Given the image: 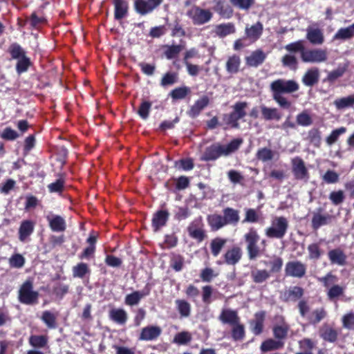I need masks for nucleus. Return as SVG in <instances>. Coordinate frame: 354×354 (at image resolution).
<instances>
[{
	"label": "nucleus",
	"mask_w": 354,
	"mask_h": 354,
	"mask_svg": "<svg viewBox=\"0 0 354 354\" xmlns=\"http://www.w3.org/2000/svg\"><path fill=\"white\" fill-rule=\"evenodd\" d=\"M242 142V139L237 138L232 140L227 145L214 144L205 149L201 160L206 161L214 160L221 156H229L236 151Z\"/></svg>",
	"instance_id": "obj_1"
},
{
	"label": "nucleus",
	"mask_w": 354,
	"mask_h": 354,
	"mask_svg": "<svg viewBox=\"0 0 354 354\" xmlns=\"http://www.w3.org/2000/svg\"><path fill=\"white\" fill-rule=\"evenodd\" d=\"M288 221L283 216H274L271 225L265 230L266 235L269 238L282 239L287 232Z\"/></svg>",
	"instance_id": "obj_2"
},
{
	"label": "nucleus",
	"mask_w": 354,
	"mask_h": 354,
	"mask_svg": "<svg viewBox=\"0 0 354 354\" xmlns=\"http://www.w3.org/2000/svg\"><path fill=\"white\" fill-rule=\"evenodd\" d=\"M39 293L33 290L32 283L26 281L19 290V301L26 305H34L38 302Z\"/></svg>",
	"instance_id": "obj_3"
},
{
	"label": "nucleus",
	"mask_w": 354,
	"mask_h": 354,
	"mask_svg": "<svg viewBox=\"0 0 354 354\" xmlns=\"http://www.w3.org/2000/svg\"><path fill=\"white\" fill-rule=\"evenodd\" d=\"M245 242L247 243V251L250 259H256L259 254V248L257 245V243L259 241V236L253 228L250 229L248 232L244 235Z\"/></svg>",
	"instance_id": "obj_4"
},
{
	"label": "nucleus",
	"mask_w": 354,
	"mask_h": 354,
	"mask_svg": "<svg viewBox=\"0 0 354 354\" xmlns=\"http://www.w3.org/2000/svg\"><path fill=\"white\" fill-rule=\"evenodd\" d=\"M194 25L200 26L209 21L212 17V13L209 10L202 9L194 6L190 8L187 13Z\"/></svg>",
	"instance_id": "obj_5"
},
{
	"label": "nucleus",
	"mask_w": 354,
	"mask_h": 354,
	"mask_svg": "<svg viewBox=\"0 0 354 354\" xmlns=\"http://www.w3.org/2000/svg\"><path fill=\"white\" fill-rule=\"evenodd\" d=\"M247 106L248 104L245 102L236 103L233 106V112L224 116V120L226 123L230 124L232 127L238 128L239 126L238 120L246 115L245 109Z\"/></svg>",
	"instance_id": "obj_6"
},
{
	"label": "nucleus",
	"mask_w": 354,
	"mask_h": 354,
	"mask_svg": "<svg viewBox=\"0 0 354 354\" xmlns=\"http://www.w3.org/2000/svg\"><path fill=\"white\" fill-rule=\"evenodd\" d=\"M272 93L282 94L283 93H290L299 89V84L294 80H285L279 79L272 82L270 84Z\"/></svg>",
	"instance_id": "obj_7"
},
{
	"label": "nucleus",
	"mask_w": 354,
	"mask_h": 354,
	"mask_svg": "<svg viewBox=\"0 0 354 354\" xmlns=\"http://www.w3.org/2000/svg\"><path fill=\"white\" fill-rule=\"evenodd\" d=\"M163 0H135V10L141 15H147L158 8Z\"/></svg>",
	"instance_id": "obj_8"
},
{
	"label": "nucleus",
	"mask_w": 354,
	"mask_h": 354,
	"mask_svg": "<svg viewBox=\"0 0 354 354\" xmlns=\"http://www.w3.org/2000/svg\"><path fill=\"white\" fill-rule=\"evenodd\" d=\"M306 272V266L299 261H289L286 264L285 273L286 275L295 277H303Z\"/></svg>",
	"instance_id": "obj_9"
},
{
	"label": "nucleus",
	"mask_w": 354,
	"mask_h": 354,
	"mask_svg": "<svg viewBox=\"0 0 354 354\" xmlns=\"http://www.w3.org/2000/svg\"><path fill=\"white\" fill-rule=\"evenodd\" d=\"M326 59V53L322 49L304 50L302 52L301 60L304 62H322Z\"/></svg>",
	"instance_id": "obj_10"
},
{
	"label": "nucleus",
	"mask_w": 354,
	"mask_h": 354,
	"mask_svg": "<svg viewBox=\"0 0 354 354\" xmlns=\"http://www.w3.org/2000/svg\"><path fill=\"white\" fill-rule=\"evenodd\" d=\"M306 38L314 45H320L324 42V35L322 31L314 26H308L306 29Z\"/></svg>",
	"instance_id": "obj_11"
},
{
	"label": "nucleus",
	"mask_w": 354,
	"mask_h": 354,
	"mask_svg": "<svg viewBox=\"0 0 354 354\" xmlns=\"http://www.w3.org/2000/svg\"><path fill=\"white\" fill-rule=\"evenodd\" d=\"M150 290L148 288H145L141 291H134L132 293L126 295L124 298V303L126 305L129 306L138 305L140 300L147 296Z\"/></svg>",
	"instance_id": "obj_12"
},
{
	"label": "nucleus",
	"mask_w": 354,
	"mask_h": 354,
	"mask_svg": "<svg viewBox=\"0 0 354 354\" xmlns=\"http://www.w3.org/2000/svg\"><path fill=\"white\" fill-rule=\"evenodd\" d=\"M219 319L223 324H228L232 326L240 322L237 312L229 308L222 310L219 315Z\"/></svg>",
	"instance_id": "obj_13"
},
{
	"label": "nucleus",
	"mask_w": 354,
	"mask_h": 354,
	"mask_svg": "<svg viewBox=\"0 0 354 354\" xmlns=\"http://www.w3.org/2000/svg\"><path fill=\"white\" fill-rule=\"evenodd\" d=\"M263 25L257 22L251 26H246L245 30V37L250 41H256L261 35L263 32Z\"/></svg>",
	"instance_id": "obj_14"
},
{
	"label": "nucleus",
	"mask_w": 354,
	"mask_h": 354,
	"mask_svg": "<svg viewBox=\"0 0 354 354\" xmlns=\"http://www.w3.org/2000/svg\"><path fill=\"white\" fill-rule=\"evenodd\" d=\"M50 229L54 232H63L66 229L65 220L58 215H48L46 216Z\"/></svg>",
	"instance_id": "obj_15"
},
{
	"label": "nucleus",
	"mask_w": 354,
	"mask_h": 354,
	"mask_svg": "<svg viewBox=\"0 0 354 354\" xmlns=\"http://www.w3.org/2000/svg\"><path fill=\"white\" fill-rule=\"evenodd\" d=\"M159 326H150L142 328L140 339L145 341H151L156 339L161 333Z\"/></svg>",
	"instance_id": "obj_16"
},
{
	"label": "nucleus",
	"mask_w": 354,
	"mask_h": 354,
	"mask_svg": "<svg viewBox=\"0 0 354 354\" xmlns=\"http://www.w3.org/2000/svg\"><path fill=\"white\" fill-rule=\"evenodd\" d=\"M292 171L295 177L298 179H304L307 176V169L304 161L299 158L292 160Z\"/></svg>",
	"instance_id": "obj_17"
},
{
	"label": "nucleus",
	"mask_w": 354,
	"mask_h": 354,
	"mask_svg": "<svg viewBox=\"0 0 354 354\" xmlns=\"http://www.w3.org/2000/svg\"><path fill=\"white\" fill-rule=\"evenodd\" d=\"M114 16L116 19L124 18L128 12V3L125 0H113Z\"/></svg>",
	"instance_id": "obj_18"
},
{
	"label": "nucleus",
	"mask_w": 354,
	"mask_h": 354,
	"mask_svg": "<svg viewBox=\"0 0 354 354\" xmlns=\"http://www.w3.org/2000/svg\"><path fill=\"white\" fill-rule=\"evenodd\" d=\"M169 217L168 212L160 210L157 212L152 219V225L155 231H158L161 227L164 226Z\"/></svg>",
	"instance_id": "obj_19"
},
{
	"label": "nucleus",
	"mask_w": 354,
	"mask_h": 354,
	"mask_svg": "<svg viewBox=\"0 0 354 354\" xmlns=\"http://www.w3.org/2000/svg\"><path fill=\"white\" fill-rule=\"evenodd\" d=\"M109 317L114 322L124 325L127 321V313L122 308H113L109 311Z\"/></svg>",
	"instance_id": "obj_20"
},
{
	"label": "nucleus",
	"mask_w": 354,
	"mask_h": 354,
	"mask_svg": "<svg viewBox=\"0 0 354 354\" xmlns=\"http://www.w3.org/2000/svg\"><path fill=\"white\" fill-rule=\"evenodd\" d=\"M261 115L266 120L279 121L281 118V114L276 108H269L264 105L260 106Z\"/></svg>",
	"instance_id": "obj_21"
},
{
	"label": "nucleus",
	"mask_w": 354,
	"mask_h": 354,
	"mask_svg": "<svg viewBox=\"0 0 354 354\" xmlns=\"http://www.w3.org/2000/svg\"><path fill=\"white\" fill-rule=\"evenodd\" d=\"M266 57V53L261 50H257L246 58V63L250 66H257L262 64Z\"/></svg>",
	"instance_id": "obj_22"
},
{
	"label": "nucleus",
	"mask_w": 354,
	"mask_h": 354,
	"mask_svg": "<svg viewBox=\"0 0 354 354\" xmlns=\"http://www.w3.org/2000/svg\"><path fill=\"white\" fill-rule=\"evenodd\" d=\"M319 71L316 68L308 70L302 77V82L308 86H312L318 82Z\"/></svg>",
	"instance_id": "obj_23"
},
{
	"label": "nucleus",
	"mask_w": 354,
	"mask_h": 354,
	"mask_svg": "<svg viewBox=\"0 0 354 354\" xmlns=\"http://www.w3.org/2000/svg\"><path fill=\"white\" fill-rule=\"evenodd\" d=\"M208 97L203 96L201 98L198 99L191 107L188 113L189 116L192 118L196 117L201 113V111L208 105Z\"/></svg>",
	"instance_id": "obj_24"
},
{
	"label": "nucleus",
	"mask_w": 354,
	"mask_h": 354,
	"mask_svg": "<svg viewBox=\"0 0 354 354\" xmlns=\"http://www.w3.org/2000/svg\"><path fill=\"white\" fill-rule=\"evenodd\" d=\"M214 10L223 17L229 18L232 14V10L224 0H214Z\"/></svg>",
	"instance_id": "obj_25"
},
{
	"label": "nucleus",
	"mask_w": 354,
	"mask_h": 354,
	"mask_svg": "<svg viewBox=\"0 0 354 354\" xmlns=\"http://www.w3.org/2000/svg\"><path fill=\"white\" fill-rule=\"evenodd\" d=\"M241 250L239 248L235 247L226 252L224 255L226 263L234 265L239 262L241 257Z\"/></svg>",
	"instance_id": "obj_26"
},
{
	"label": "nucleus",
	"mask_w": 354,
	"mask_h": 354,
	"mask_svg": "<svg viewBox=\"0 0 354 354\" xmlns=\"http://www.w3.org/2000/svg\"><path fill=\"white\" fill-rule=\"evenodd\" d=\"M214 32L220 37H225L235 32V27L232 23L219 24L215 26Z\"/></svg>",
	"instance_id": "obj_27"
},
{
	"label": "nucleus",
	"mask_w": 354,
	"mask_h": 354,
	"mask_svg": "<svg viewBox=\"0 0 354 354\" xmlns=\"http://www.w3.org/2000/svg\"><path fill=\"white\" fill-rule=\"evenodd\" d=\"M34 223L30 221H24L21 223L19 230V240L24 241L33 232Z\"/></svg>",
	"instance_id": "obj_28"
},
{
	"label": "nucleus",
	"mask_w": 354,
	"mask_h": 354,
	"mask_svg": "<svg viewBox=\"0 0 354 354\" xmlns=\"http://www.w3.org/2000/svg\"><path fill=\"white\" fill-rule=\"evenodd\" d=\"M223 218L227 224H236L239 221V212L230 207L223 209Z\"/></svg>",
	"instance_id": "obj_29"
},
{
	"label": "nucleus",
	"mask_w": 354,
	"mask_h": 354,
	"mask_svg": "<svg viewBox=\"0 0 354 354\" xmlns=\"http://www.w3.org/2000/svg\"><path fill=\"white\" fill-rule=\"evenodd\" d=\"M265 317L263 312L256 313L255 319L250 323L252 331L255 335H259L263 330V324Z\"/></svg>",
	"instance_id": "obj_30"
},
{
	"label": "nucleus",
	"mask_w": 354,
	"mask_h": 354,
	"mask_svg": "<svg viewBox=\"0 0 354 354\" xmlns=\"http://www.w3.org/2000/svg\"><path fill=\"white\" fill-rule=\"evenodd\" d=\"M209 225L213 230H218L226 225L223 216L218 214H212L207 218Z\"/></svg>",
	"instance_id": "obj_31"
},
{
	"label": "nucleus",
	"mask_w": 354,
	"mask_h": 354,
	"mask_svg": "<svg viewBox=\"0 0 354 354\" xmlns=\"http://www.w3.org/2000/svg\"><path fill=\"white\" fill-rule=\"evenodd\" d=\"M57 313L45 310L42 313L41 319L49 328H55L57 326Z\"/></svg>",
	"instance_id": "obj_32"
},
{
	"label": "nucleus",
	"mask_w": 354,
	"mask_h": 354,
	"mask_svg": "<svg viewBox=\"0 0 354 354\" xmlns=\"http://www.w3.org/2000/svg\"><path fill=\"white\" fill-rule=\"evenodd\" d=\"M241 59L239 56L234 55L230 56L226 62V70L230 73H236L239 70Z\"/></svg>",
	"instance_id": "obj_33"
},
{
	"label": "nucleus",
	"mask_w": 354,
	"mask_h": 354,
	"mask_svg": "<svg viewBox=\"0 0 354 354\" xmlns=\"http://www.w3.org/2000/svg\"><path fill=\"white\" fill-rule=\"evenodd\" d=\"M334 104L337 109H344L354 106V95L347 97L337 98Z\"/></svg>",
	"instance_id": "obj_34"
},
{
	"label": "nucleus",
	"mask_w": 354,
	"mask_h": 354,
	"mask_svg": "<svg viewBox=\"0 0 354 354\" xmlns=\"http://www.w3.org/2000/svg\"><path fill=\"white\" fill-rule=\"evenodd\" d=\"M227 243V239L217 237L212 240L210 249L214 257H217Z\"/></svg>",
	"instance_id": "obj_35"
},
{
	"label": "nucleus",
	"mask_w": 354,
	"mask_h": 354,
	"mask_svg": "<svg viewBox=\"0 0 354 354\" xmlns=\"http://www.w3.org/2000/svg\"><path fill=\"white\" fill-rule=\"evenodd\" d=\"M283 346V343L280 340H274L269 339L263 342L261 345V350L263 352H267L272 350H277Z\"/></svg>",
	"instance_id": "obj_36"
},
{
	"label": "nucleus",
	"mask_w": 354,
	"mask_h": 354,
	"mask_svg": "<svg viewBox=\"0 0 354 354\" xmlns=\"http://www.w3.org/2000/svg\"><path fill=\"white\" fill-rule=\"evenodd\" d=\"M264 264L270 267L269 272H279L283 266V259L279 257L273 256L271 260L265 261Z\"/></svg>",
	"instance_id": "obj_37"
},
{
	"label": "nucleus",
	"mask_w": 354,
	"mask_h": 354,
	"mask_svg": "<svg viewBox=\"0 0 354 354\" xmlns=\"http://www.w3.org/2000/svg\"><path fill=\"white\" fill-rule=\"evenodd\" d=\"M175 304L177 310L182 317H187L189 316L191 312V306L187 301L183 299H177L175 301Z\"/></svg>",
	"instance_id": "obj_38"
},
{
	"label": "nucleus",
	"mask_w": 354,
	"mask_h": 354,
	"mask_svg": "<svg viewBox=\"0 0 354 354\" xmlns=\"http://www.w3.org/2000/svg\"><path fill=\"white\" fill-rule=\"evenodd\" d=\"M252 280L257 283H263L270 277V272L266 270H254L251 272Z\"/></svg>",
	"instance_id": "obj_39"
},
{
	"label": "nucleus",
	"mask_w": 354,
	"mask_h": 354,
	"mask_svg": "<svg viewBox=\"0 0 354 354\" xmlns=\"http://www.w3.org/2000/svg\"><path fill=\"white\" fill-rule=\"evenodd\" d=\"M188 232L191 237L199 241H203L205 236L203 230L194 223L188 227Z\"/></svg>",
	"instance_id": "obj_40"
},
{
	"label": "nucleus",
	"mask_w": 354,
	"mask_h": 354,
	"mask_svg": "<svg viewBox=\"0 0 354 354\" xmlns=\"http://www.w3.org/2000/svg\"><path fill=\"white\" fill-rule=\"evenodd\" d=\"M274 151L266 147H263L259 149L257 153V158L263 162H266L272 160L274 158Z\"/></svg>",
	"instance_id": "obj_41"
},
{
	"label": "nucleus",
	"mask_w": 354,
	"mask_h": 354,
	"mask_svg": "<svg viewBox=\"0 0 354 354\" xmlns=\"http://www.w3.org/2000/svg\"><path fill=\"white\" fill-rule=\"evenodd\" d=\"M47 342V337L44 335H31L29 338V344L35 348H43Z\"/></svg>",
	"instance_id": "obj_42"
},
{
	"label": "nucleus",
	"mask_w": 354,
	"mask_h": 354,
	"mask_svg": "<svg viewBox=\"0 0 354 354\" xmlns=\"http://www.w3.org/2000/svg\"><path fill=\"white\" fill-rule=\"evenodd\" d=\"M354 37V28L352 25L345 28H340L335 35L336 39H348Z\"/></svg>",
	"instance_id": "obj_43"
},
{
	"label": "nucleus",
	"mask_w": 354,
	"mask_h": 354,
	"mask_svg": "<svg viewBox=\"0 0 354 354\" xmlns=\"http://www.w3.org/2000/svg\"><path fill=\"white\" fill-rule=\"evenodd\" d=\"M284 48L289 53H300L302 55V52L304 51L305 47L304 46V41L301 40L292 42L285 46Z\"/></svg>",
	"instance_id": "obj_44"
},
{
	"label": "nucleus",
	"mask_w": 354,
	"mask_h": 354,
	"mask_svg": "<svg viewBox=\"0 0 354 354\" xmlns=\"http://www.w3.org/2000/svg\"><path fill=\"white\" fill-rule=\"evenodd\" d=\"M282 64L291 69H295L297 66V57L291 54H286L281 58Z\"/></svg>",
	"instance_id": "obj_45"
},
{
	"label": "nucleus",
	"mask_w": 354,
	"mask_h": 354,
	"mask_svg": "<svg viewBox=\"0 0 354 354\" xmlns=\"http://www.w3.org/2000/svg\"><path fill=\"white\" fill-rule=\"evenodd\" d=\"M288 298L292 301H296L301 298L304 295V290L298 286L290 288L287 292Z\"/></svg>",
	"instance_id": "obj_46"
},
{
	"label": "nucleus",
	"mask_w": 354,
	"mask_h": 354,
	"mask_svg": "<svg viewBox=\"0 0 354 354\" xmlns=\"http://www.w3.org/2000/svg\"><path fill=\"white\" fill-rule=\"evenodd\" d=\"M233 328L232 331V337L235 340L242 339L244 337L245 330L243 325L239 322L237 324L232 325Z\"/></svg>",
	"instance_id": "obj_47"
},
{
	"label": "nucleus",
	"mask_w": 354,
	"mask_h": 354,
	"mask_svg": "<svg viewBox=\"0 0 354 354\" xmlns=\"http://www.w3.org/2000/svg\"><path fill=\"white\" fill-rule=\"evenodd\" d=\"M9 263L11 267L20 268L24 266L25 259L21 254H15L10 258Z\"/></svg>",
	"instance_id": "obj_48"
},
{
	"label": "nucleus",
	"mask_w": 354,
	"mask_h": 354,
	"mask_svg": "<svg viewBox=\"0 0 354 354\" xmlns=\"http://www.w3.org/2000/svg\"><path fill=\"white\" fill-rule=\"evenodd\" d=\"M333 263H337L339 266H344L346 264V256L340 250H333Z\"/></svg>",
	"instance_id": "obj_49"
},
{
	"label": "nucleus",
	"mask_w": 354,
	"mask_h": 354,
	"mask_svg": "<svg viewBox=\"0 0 354 354\" xmlns=\"http://www.w3.org/2000/svg\"><path fill=\"white\" fill-rule=\"evenodd\" d=\"M151 107V103L147 101L142 102L140 104L138 114L143 119L146 120L149 117V113Z\"/></svg>",
	"instance_id": "obj_50"
},
{
	"label": "nucleus",
	"mask_w": 354,
	"mask_h": 354,
	"mask_svg": "<svg viewBox=\"0 0 354 354\" xmlns=\"http://www.w3.org/2000/svg\"><path fill=\"white\" fill-rule=\"evenodd\" d=\"M312 118L306 112L304 111L297 115V122L301 126H309L312 124Z\"/></svg>",
	"instance_id": "obj_51"
},
{
	"label": "nucleus",
	"mask_w": 354,
	"mask_h": 354,
	"mask_svg": "<svg viewBox=\"0 0 354 354\" xmlns=\"http://www.w3.org/2000/svg\"><path fill=\"white\" fill-rule=\"evenodd\" d=\"M30 64V59L26 56H22L20 59H19L18 62L17 64V71L18 73H21L26 71Z\"/></svg>",
	"instance_id": "obj_52"
},
{
	"label": "nucleus",
	"mask_w": 354,
	"mask_h": 354,
	"mask_svg": "<svg viewBox=\"0 0 354 354\" xmlns=\"http://www.w3.org/2000/svg\"><path fill=\"white\" fill-rule=\"evenodd\" d=\"M326 316V313L323 309H317L313 311L309 316L310 322L316 324L320 322Z\"/></svg>",
	"instance_id": "obj_53"
},
{
	"label": "nucleus",
	"mask_w": 354,
	"mask_h": 354,
	"mask_svg": "<svg viewBox=\"0 0 354 354\" xmlns=\"http://www.w3.org/2000/svg\"><path fill=\"white\" fill-rule=\"evenodd\" d=\"M288 328L286 324L276 326L273 328L274 335L277 339H281L286 337Z\"/></svg>",
	"instance_id": "obj_54"
},
{
	"label": "nucleus",
	"mask_w": 354,
	"mask_h": 354,
	"mask_svg": "<svg viewBox=\"0 0 354 354\" xmlns=\"http://www.w3.org/2000/svg\"><path fill=\"white\" fill-rule=\"evenodd\" d=\"M191 335L188 332H181L176 334L174 337V342L178 344H185L191 340Z\"/></svg>",
	"instance_id": "obj_55"
},
{
	"label": "nucleus",
	"mask_w": 354,
	"mask_h": 354,
	"mask_svg": "<svg viewBox=\"0 0 354 354\" xmlns=\"http://www.w3.org/2000/svg\"><path fill=\"white\" fill-rule=\"evenodd\" d=\"M88 269L87 265L84 263H80L76 266L73 267V276L75 277H83L88 272Z\"/></svg>",
	"instance_id": "obj_56"
},
{
	"label": "nucleus",
	"mask_w": 354,
	"mask_h": 354,
	"mask_svg": "<svg viewBox=\"0 0 354 354\" xmlns=\"http://www.w3.org/2000/svg\"><path fill=\"white\" fill-rule=\"evenodd\" d=\"M189 88L187 87H180L174 89L170 95L173 99L178 100L183 99L187 95Z\"/></svg>",
	"instance_id": "obj_57"
},
{
	"label": "nucleus",
	"mask_w": 354,
	"mask_h": 354,
	"mask_svg": "<svg viewBox=\"0 0 354 354\" xmlns=\"http://www.w3.org/2000/svg\"><path fill=\"white\" fill-rule=\"evenodd\" d=\"M259 220V214L254 209H245V217L243 222L244 223H256Z\"/></svg>",
	"instance_id": "obj_58"
},
{
	"label": "nucleus",
	"mask_w": 354,
	"mask_h": 354,
	"mask_svg": "<svg viewBox=\"0 0 354 354\" xmlns=\"http://www.w3.org/2000/svg\"><path fill=\"white\" fill-rule=\"evenodd\" d=\"M183 49L180 45H174L169 46L165 51V55L167 59H171L175 57Z\"/></svg>",
	"instance_id": "obj_59"
},
{
	"label": "nucleus",
	"mask_w": 354,
	"mask_h": 354,
	"mask_svg": "<svg viewBox=\"0 0 354 354\" xmlns=\"http://www.w3.org/2000/svg\"><path fill=\"white\" fill-rule=\"evenodd\" d=\"M64 180L62 178L57 179L55 183L48 185L50 192H61L63 189Z\"/></svg>",
	"instance_id": "obj_60"
},
{
	"label": "nucleus",
	"mask_w": 354,
	"mask_h": 354,
	"mask_svg": "<svg viewBox=\"0 0 354 354\" xmlns=\"http://www.w3.org/2000/svg\"><path fill=\"white\" fill-rule=\"evenodd\" d=\"M230 1L240 9L248 10L252 5L254 0H230Z\"/></svg>",
	"instance_id": "obj_61"
},
{
	"label": "nucleus",
	"mask_w": 354,
	"mask_h": 354,
	"mask_svg": "<svg viewBox=\"0 0 354 354\" xmlns=\"http://www.w3.org/2000/svg\"><path fill=\"white\" fill-rule=\"evenodd\" d=\"M272 97L280 106L283 108H289L290 106V102H289L282 94L272 93Z\"/></svg>",
	"instance_id": "obj_62"
},
{
	"label": "nucleus",
	"mask_w": 354,
	"mask_h": 354,
	"mask_svg": "<svg viewBox=\"0 0 354 354\" xmlns=\"http://www.w3.org/2000/svg\"><path fill=\"white\" fill-rule=\"evenodd\" d=\"M343 326L348 329L354 328V313H349L342 317Z\"/></svg>",
	"instance_id": "obj_63"
},
{
	"label": "nucleus",
	"mask_w": 354,
	"mask_h": 354,
	"mask_svg": "<svg viewBox=\"0 0 354 354\" xmlns=\"http://www.w3.org/2000/svg\"><path fill=\"white\" fill-rule=\"evenodd\" d=\"M309 257L311 259H317L321 255V250L317 244H311L308 247Z\"/></svg>",
	"instance_id": "obj_64"
}]
</instances>
